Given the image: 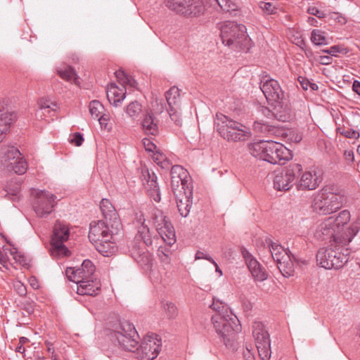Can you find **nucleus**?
<instances>
[{"label":"nucleus","instance_id":"f257e3e1","mask_svg":"<svg viewBox=\"0 0 360 360\" xmlns=\"http://www.w3.org/2000/svg\"><path fill=\"white\" fill-rule=\"evenodd\" d=\"M138 333L133 324L124 321L119 324L110 334V340L121 348L129 352L137 351L138 358L141 360H153L156 358L161 347V340L156 334L146 335L139 347L136 337Z\"/></svg>","mask_w":360,"mask_h":360},{"label":"nucleus","instance_id":"f03ea898","mask_svg":"<svg viewBox=\"0 0 360 360\" xmlns=\"http://www.w3.org/2000/svg\"><path fill=\"white\" fill-rule=\"evenodd\" d=\"M145 218L140 214L137 219V233L131 243L130 252L134 260L143 269H148L152 265V255L146 247L152 245L153 240L149 228L145 224Z\"/></svg>","mask_w":360,"mask_h":360},{"label":"nucleus","instance_id":"7ed1b4c3","mask_svg":"<svg viewBox=\"0 0 360 360\" xmlns=\"http://www.w3.org/2000/svg\"><path fill=\"white\" fill-rule=\"evenodd\" d=\"M262 82L261 90L269 103L274 105L273 114L275 118L281 122H286L290 117V108L279 83L274 79H268Z\"/></svg>","mask_w":360,"mask_h":360},{"label":"nucleus","instance_id":"20e7f679","mask_svg":"<svg viewBox=\"0 0 360 360\" xmlns=\"http://www.w3.org/2000/svg\"><path fill=\"white\" fill-rule=\"evenodd\" d=\"M333 221L332 218H326L317 226L314 236L320 240L330 239L332 245L342 248L347 246L360 230V221H356L351 224L347 232L345 233V236L340 235L333 226Z\"/></svg>","mask_w":360,"mask_h":360},{"label":"nucleus","instance_id":"39448f33","mask_svg":"<svg viewBox=\"0 0 360 360\" xmlns=\"http://www.w3.org/2000/svg\"><path fill=\"white\" fill-rule=\"evenodd\" d=\"M220 30V37L225 46L245 52L251 48L252 41L247 34L245 25L233 21H226L221 26Z\"/></svg>","mask_w":360,"mask_h":360},{"label":"nucleus","instance_id":"423d86ee","mask_svg":"<svg viewBox=\"0 0 360 360\" xmlns=\"http://www.w3.org/2000/svg\"><path fill=\"white\" fill-rule=\"evenodd\" d=\"M214 127L221 137L229 142L245 141L251 136L250 129L223 114H217Z\"/></svg>","mask_w":360,"mask_h":360},{"label":"nucleus","instance_id":"0eeeda50","mask_svg":"<svg viewBox=\"0 0 360 360\" xmlns=\"http://www.w3.org/2000/svg\"><path fill=\"white\" fill-rule=\"evenodd\" d=\"M212 322L216 333L226 347L233 350L236 349L235 336L240 330L237 316L232 312L227 314H215L212 317Z\"/></svg>","mask_w":360,"mask_h":360},{"label":"nucleus","instance_id":"6e6552de","mask_svg":"<svg viewBox=\"0 0 360 360\" xmlns=\"http://www.w3.org/2000/svg\"><path fill=\"white\" fill-rule=\"evenodd\" d=\"M330 245L322 248L316 254L317 264L326 269L342 268L349 259V250L347 248Z\"/></svg>","mask_w":360,"mask_h":360},{"label":"nucleus","instance_id":"1a4fd4ad","mask_svg":"<svg viewBox=\"0 0 360 360\" xmlns=\"http://www.w3.org/2000/svg\"><path fill=\"white\" fill-rule=\"evenodd\" d=\"M345 201L340 193L330 191L329 188H323L315 196L314 209L323 214H329L339 210Z\"/></svg>","mask_w":360,"mask_h":360},{"label":"nucleus","instance_id":"9d476101","mask_svg":"<svg viewBox=\"0 0 360 360\" xmlns=\"http://www.w3.org/2000/svg\"><path fill=\"white\" fill-rule=\"evenodd\" d=\"M70 236L68 225L65 222L57 220L53 226V236L51 240L50 255L53 258L68 256L70 253L64 245Z\"/></svg>","mask_w":360,"mask_h":360},{"label":"nucleus","instance_id":"9b49d317","mask_svg":"<svg viewBox=\"0 0 360 360\" xmlns=\"http://www.w3.org/2000/svg\"><path fill=\"white\" fill-rule=\"evenodd\" d=\"M166 6L186 17L200 15L205 11L202 0H165Z\"/></svg>","mask_w":360,"mask_h":360},{"label":"nucleus","instance_id":"f8f14e48","mask_svg":"<svg viewBox=\"0 0 360 360\" xmlns=\"http://www.w3.org/2000/svg\"><path fill=\"white\" fill-rule=\"evenodd\" d=\"M152 221L163 240L169 245L176 241L173 226L164 212L159 209H154L151 214Z\"/></svg>","mask_w":360,"mask_h":360},{"label":"nucleus","instance_id":"ddd939ff","mask_svg":"<svg viewBox=\"0 0 360 360\" xmlns=\"http://www.w3.org/2000/svg\"><path fill=\"white\" fill-rule=\"evenodd\" d=\"M252 335L258 354L262 360H269L271 355L270 338L264 324L259 321L252 323Z\"/></svg>","mask_w":360,"mask_h":360},{"label":"nucleus","instance_id":"4468645a","mask_svg":"<svg viewBox=\"0 0 360 360\" xmlns=\"http://www.w3.org/2000/svg\"><path fill=\"white\" fill-rule=\"evenodd\" d=\"M302 169V165L300 164L291 163L289 165L284 172L275 176L274 179V188L278 191H288L292 186V182Z\"/></svg>","mask_w":360,"mask_h":360},{"label":"nucleus","instance_id":"2eb2a0df","mask_svg":"<svg viewBox=\"0 0 360 360\" xmlns=\"http://www.w3.org/2000/svg\"><path fill=\"white\" fill-rule=\"evenodd\" d=\"M56 195L46 191L37 193L32 203L33 210L39 217L50 214L56 205Z\"/></svg>","mask_w":360,"mask_h":360},{"label":"nucleus","instance_id":"dca6fc26","mask_svg":"<svg viewBox=\"0 0 360 360\" xmlns=\"http://www.w3.org/2000/svg\"><path fill=\"white\" fill-rule=\"evenodd\" d=\"M291 151L283 144L276 141H269L266 162L271 164H282L281 161L292 159Z\"/></svg>","mask_w":360,"mask_h":360},{"label":"nucleus","instance_id":"f3484780","mask_svg":"<svg viewBox=\"0 0 360 360\" xmlns=\"http://www.w3.org/2000/svg\"><path fill=\"white\" fill-rule=\"evenodd\" d=\"M96 267L89 259H85L80 267H69L66 269V276L71 281L77 283V280L85 281L94 277Z\"/></svg>","mask_w":360,"mask_h":360},{"label":"nucleus","instance_id":"a211bd4d","mask_svg":"<svg viewBox=\"0 0 360 360\" xmlns=\"http://www.w3.org/2000/svg\"><path fill=\"white\" fill-rule=\"evenodd\" d=\"M245 264L254 278L259 281L266 279L267 274L258 261L245 248L241 250Z\"/></svg>","mask_w":360,"mask_h":360},{"label":"nucleus","instance_id":"6ab92c4d","mask_svg":"<svg viewBox=\"0 0 360 360\" xmlns=\"http://www.w3.org/2000/svg\"><path fill=\"white\" fill-rule=\"evenodd\" d=\"M141 179L150 197L154 201L160 202L161 199L160 189L157 182L158 178L155 173L150 172L146 168H142Z\"/></svg>","mask_w":360,"mask_h":360},{"label":"nucleus","instance_id":"aec40b11","mask_svg":"<svg viewBox=\"0 0 360 360\" xmlns=\"http://www.w3.org/2000/svg\"><path fill=\"white\" fill-rule=\"evenodd\" d=\"M112 235L105 222L99 220L90 224L89 239L92 244L102 241L107 236Z\"/></svg>","mask_w":360,"mask_h":360},{"label":"nucleus","instance_id":"412c9836","mask_svg":"<svg viewBox=\"0 0 360 360\" xmlns=\"http://www.w3.org/2000/svg\"><path fill=\"white\" fill-rule=\"evenodd\" d=\"M321 182V178L315 171L304 172L297 184V188L301 191L316 189Z\"/></svg>","mask_w":360,"mask_h":360},{"label":"nucleus","instance_id":"4be33fe9","mask_svg":"<svg viewBox=\"0 0 360 360\" xmlns=\"http://www.w3.org/2000/svg\"><path fill=\"white\" fill-rule=\"evenodd\" d=\"M175 198L180 214L186 217L192 206L193 188L184 191V193H176Z\"/></svg>","mask_w":360,"mask_h":360},{"label":"nucleus","instance_id":"5701e85b","mask_svg":"<svg viewBox=\"0 0 360 360\" xmlns=\"http://www.w3.org/2000/svg\"><path fill=\"white\" fill-rule=\"evenodd\" d=\"M171 179L181 181V188L184 191L193 188L191 179L188 172L180 165H174L171 168Z\"/></svg>","mask_w":360,"mask_h":360},{"label":"nucleus","instance_id":"b1692460","mask_svg":"<svg viewBox=\"0 0 360 360\" xmlns=\"http://www.w3.org/2000/svg\"><path fill=\"white\" fill-rule=\"evenodd\" d=\"M77 293L82 295L94 296L100 290V283L94 277L85 281L77 280Z\"/></svg>","mask_w":360,"mask_h":360},{"label":"nucleus","instance_id":"393cba45","mask_svg":"<svg viewBox=\"0 0 360 360\" xmlns=\"http://www.w3.org/2000/svg\"><path fill=\"white\" fill-rule=\"evenodd\" d=\"M141 127L147 135L156 136L159 134L158 120L152 111H146L141 121Z\"/></svg>","mask_w":360,"mask_h":360},{"label":"nucleus","instance_id":"a878e982","mask_svg":"<svg viewBox=\"0 0 360 360\" xmlns=\"http://www.w3.org/2000/svg\"><path fill=\"white\" fill-rule=\"evenodd\" d=\"M20 155L19 150L14 146H3L1 148L0 160L1 164L6 168L15 164L17 158Z\"/></svg>","mask_w":360,"mask_h":360},{"label":"nucleus","instance_id":"bb28decb","mask_svg":"<svg viewBox=\"0 0 360 360\" xmlns=\"http://www.w3.org/2000/svg\"><path fill=\"white\" fill-rule=\"evenodd\" d=\"M16 115L13 112L0 108V143L6 137L11 124L15 122Z\"/></svg>","mask_w":360,"mask_h":360},{"label":"nucleus","instance_id":"cd10ccee","mask_svg":"<svg viewBox=\"0 0 360 360\" xmlns=\"http://www.w3.org/2000/svg\"><path fill=\"white\" fill-rule=\"evenodd\" d=\"M100 209L106 221L113 222L116 225L119 224L118 214L108 199H102L100 203Z\"/></svg>","mask_w":360,"mask_h":360},{"label":"nucleus","instance_id":"c85d7f7f","mask_svg":"<svg viewBox=\"0 0 360 360\" xmlns=\"http://www.w3.org/2000/svg\"><path fill=\"white\" fill-rule=\"evenodd\" d=\"M350 217L351 215L349 211L345 210L340 212L338 216H332L329 217L328 218H332L333 219V226L339 234L345 236V233L347 232L348 229L350 228V226L346 229H345L344 226L349 221Z\"/></svg>","mask_w":360,"mask_h":360},{"label":"nucleus","instance_id":"c756f323","mask_svg":"<svg viewBox=\"0 0 360 360\" xmlns=\"http://www.w3.org/2000/svg\"><path fill=\"white\" fill-rule=\"evenodd\" d=\"M268 146V141H259L255 142L249 144V152L256 158L266 161Z\"/></svg>","mask_w":360,"mask_h":360},{"label":"nucleus","instance_id":"7c9ffc66","mask_svg":"<svg viewBox=\"0 0 360 360\" xmlns=\"http://www.w3.org/2000/svg\"><path fill=\"white\" fill-rule=\"evenodd\" d=\"M293 261H297L295 255H288V259L283 257L281 262L277 263V266L281 273L286 277L290 276L294 272Z\"/></svg>","mask_w":360,"mask_h":360},{"label":"nucleus","instance_id":"2f4dec72","mask_svg":"<svg viewBox=\"0 0 360 360\" xmlns=\"http://www.w3.org/2000/svg\"><path fill=\"white\" fill-rule=\"evenodd\" d=\"M112 238V235L107 236L102 241L94 243V245L101 254L104 256H108L110 254L113 253L115 249L114 243L111 241Z\"/></svg>","mask_w":360,"mask_h":360},{"label":"nucleus","instance_id":"473e14b6","mask_svg":"<svg viewBox=\"0 0 360 360\" xmlns=\"http://www.w3.org/2000/svg\"><path fill=\"white\" fill-rule=\"evenodd\" d=\"M125 96L126 93L122 92L121 89L114 85H112L110 89L107 91L108 101L116 107L120 105Z\"/></svg>","mask_w":360,"mask_h":360},{"label":"nucleus","instance_id":"72a5a7b5","mask_svg":"<svg viewBox=\"0 0 360 360\" xmlns=\"http://www.w3.org/2000/svg\"><path fill=\"white\" fill-rule=\"evenodd\" d=\"M165 98L169 105V108L180 107L181 96L180 90L176 86L171 87L166 93Z\"/></svg>","mask_w":360,"mask_h":360},{"label":"nucleus","instance_id":"f704fd0d","mask_svg":"<svg viewBox=\"0 0 360 360\" xmlns=\"http://www.w3.org/2000/svg\"><path fill=\"white\" fill-rule=\"evenodd\" d=\"M269 250L272 258L276 263L281 262L283 257L288 259V252L278 244L271 242L269 243Z\"/></svg>","mask_w":360,"mask_h":360},{"label":"nucleus","instance_id":"c9c22d12","mask_svg":"<svg viewBox=\"0 0 360 360\" xmlns=\"http://www.w3.org/2000/svg\"><path fill=\"white\" fill-rule=\"evenodd\" d=\"M57 72L62 79L77 84L78 77L75 70L71 66L64 65L63 68L57 69Z\"/></svg>","mask_w":360,"mask_h":360},{"label":"nucleus","instance_id":"e433bc0d","mask_svg":"<svg viewBox=\"0 0 360 360\" xmlns=\"http://www.w3.org/2000/svg\"><path fill=\"white\" fill-rule=\"evenodd\" d=\"M143 110L142 105L137 101H131L125 108V112L132 119L137 118Z\"/></svg>","mask_w":360,"mask_h":360},{"label":"nucleus","instance_id":"4c0bfd02","mask_svg":"<svg viewBox=\"0 0 360 360\" xmlns=\"http://www.w3.org/2000/svg\"><path fill=\"white\" fill-rule=\"evenodd\" d=\"M89 112L94 119H97L103 113L104 107L101 102L94 100L89 103Z\"/></svg>","mask_w":360,"mask_h":360},{"label":"nucleus","instance_id":"58836bf2","mask_svg":"<svg viewBox=\"0 0 360 360\" xmlns=\"http://www.w3.org/2000/svg\"><path fill=\"white\" fill-rule=\"evenodd\" d=\"M16 160L17 161L15 162V164H12L11 167L7 168V169L9 171H13L18 174H24L27 168V162L25 160H22L20 156H19Z\"/></svg>","mask_w":360,"mask_h":360},{"label":"nucleus","instance_id":"ea45409f","mask_svg":"<svg viewBox=\"0 0 360 360\" xmlns=\"http://www.w3.org/2000/svg\"><path fill=\"white\" fill-rule=\"evenodd\" d=\"M253 128L256 132L264 134H273L276 130L274 126L261 122H255Z\"/></svg>","mask_w":360,"mask_h":360},{"label":"nucleus","instance_id":"a19ab883","mask_svg":"<svg viewBox=\"0 0 360 360\" xmlns=\"http://www.w3.org/2000/svg\"><path fill=\"white\" fill-rule=\"evenodd\" d=\"M162 308L168 319H172L177 316L178 309L173 302H167L165 303H162Z\"/></svg>","mask_w":360,"mask_h":360},{"label":"nucleus","instance_id":"79ce46f5","mask_svg":"<svg viewBox=\"0 0 360 360\" xmlns=\"http://www.w3.org/2000/svg\"><path fill=\"white\" fill-rule=\"evenodd\" d=\"M311 41L317 46L326 44V38L323 35V33L319 30H314L311 32Z\"/></svg>","mask_w":360,"mask_h":360},{"label":"nucleus","instance_id":"37998d69","mask_svg":"<svg viewBox=\"0 0 360 360\" xmlns=\"http://www.w3.org/2000/svg\"><path fill=\"white\" fill-rule=\"evenodd\" d=\"M210 307L212 310L217 311V314H227V313L231 312L228 310V308L224 303L215 298H213V302L210 305Z\"/></svg>","mask_w":360,"mask_h":360},{"label":"nucleus","instance_id":"c03bdc74","mask_svg":"<svg viewBox=\"0 0 360 360\" xmlns=\"http://www.w3.org/2000/svg\"><path fill=\"white\" fill-rule=\"evenodd\" d=\"M39 104L40 107L39 111L37 113H39L40 111L43 114L49 113L51 111H56L57 108V105L56 103L50 102L49 101H40Z\"/></svg>","mask_w":360,"mask_h":360},{"label":"nucleus","instance_id":"a18cd8bd","mask_svg":"<svg viewBox=\"0 0 360 360\" xmlns=\"http://www.w3.org/2000/svg\"><path fill=\"white\" fill-rule=\"evenodd\" d=\"M168 113L171 120L177 125L180 126L182 122L181 113H180V107L178 108H168Z\"/></svg>","mask_w":360,"mask_h":360},{"label":"nucleus","instance_id":"49530a36","mask_svg":"<svg viewBox=\"0 0 360 360\" xmlns=\"http://www.w3.org/2000/svg\"><path fill=\"white\" fill-rule=\"evenodd\" d=\"M9 253L13 256V259L20 265L25 266L27 264L25 256L18 252L16 248L9 249Z\"/></svg>","mask_w":360,"mask_h":360},{"label":"nucleus","instance_id":"de8ad7c7","mask_svg":"<svg viewBox=\"0 0 360 360\" xmlns=\"http://www.w3.org/2000/svg\"><path fill=\"white\" fill-rule=\"evenodd\" d=\"M330 56L337 57L338 54L346 55L349 52V49L342 45H334L330 47Z\"/></svg>","mask_w":360,"mask_h":360},{"label":"nucleus","instance_id":"09e8293b","mask_svg":"<svg viewBox=\"0 0 360 360\" xmlns=\"http://www.w3.org/2000/svg\"><path fill=\"white\" fill-rule=\"evenodd\" d=\"M8 194H11L13 195H16L20 191V184L19 181L15 180V181H11L6 188V190Z\"/></svg>","mask_w":360,"mask_h":360},{"label":"nucleus","instance_id":"8fccbe9b","mask_svg":"<svg viewBox=\"0 0 360 360\" xmlns=\"http://www.w3.org/2000/svg\"><path fill=\"white\" fill-rule=\"evenodd\" d=\"M70 141L76 146H80L84 141V138L81 133L75 132L70 136Z\"/></svg>","mask_w":360,"mask_h":360},{"label":"nucleus","instance_id":"3c124183","mask_svg":"<svg viewBox=\"0 0 360 360\" xmlns=\"http://www.w3.org/2000/svg\"><path fill=\"white\" fill-rule=\"evenodd\" d=\"M142 141L146 150L153 153L155 152L157 146L150 139L144 138Z\"/></svg>","mask_w":360,"mask_h":360},{"label":"nucleus","instance_id":"603ef678","mask_svg":"<svg viewBox=\"0 0 360 360\" xmlns=\"http://www.w3.org/2000/svg\"><path fill=\"white\" fill-rule=\"evenodd\" d=\"M259 6L260 8H262L263 11L267 12L268 13H273L275 6L270 2H264V1H260L259 3Z\"/></svg>","mask_w":360,"mask_h":360},{"label":"nucleus","instance_id":"864d4df0","mask_svg":"<svg viewBox=\"0 0 360 360\" xmlns=\"http://www.w3.org/2000/svg\"><path fill=\"white\" fill-rule=\"evenodd\" d=\"M171 188L174 195L176 193H184V190L181 188V181L171 179Z\"/></svg>","mask_w":360,"mask_h":360},{"label":"nucleus","instance_id":"5fc2aeb1","mask_svg":"<svg viewBox=\"0 0 360 360\" xmlns=\"http://www.w3.org/2000/svg\"><path fill=\"white\" fill-rule=\"evenodd\" d=\"M307 12H308L309 14L312 15H315V16H316L319 18H323L325 17V13H323V11H320L317 8L314 7V6L313 7H309L307 9Z\"/></svg>","mask_w":360,"mask_h":360},{"label":"nucleus","instance_id":"6e6d98bb","mask_svg":"<svg viewBox=\"0 0 360 360\" xmlns=\"http://www.w3.org/2000/svg\"><path fill=\"white\" fill-rule=\"evenodd\" d=\"M316 60L321 65H328L332 63L333 58L329 56H319Z\"/></svg>","mask_w":360,"mask_h":360},{"label":"nucleus","instance_id":"4d7b16f0","mask_svg":"<svg viewBox=\"0 0 360 360\" xmlns=\"http://www.w3.org/2000/svg\"><path fill=\"white\" fill-rule=\"evenodd\" d=\"M195 259H205L207 261H209L211 263H214V260L208 255L204 253L203 252H201L200 250H198L195 255Z\"/></svg>","mask_w":360,"mask_h":360},{"label":"nucleus","instance_id":"13d9d810","mask_svg":"<svg viewBox=\"0 0 360 360\" xmlns=\"http://www.w3.org/2000/svg\"><path fill=\"white\" fill-rule=\"evenodd\" d=\"M244 360H255V356L252 352V347L246 345L245 350L243 351Z\"/></svg>","mask_w":360,"mask_h":360},{"label":"nucleus","instance_id":"bf43d9fd","mask_svg":"<svg viewBox=\"0 0 360 360\" xmlns=\"http://www.w3.org/2000/svg\"><path fill=\"white\" fill-rule=\"evenodd\" d=\"M9 252V249H4V252H0V263L5 267H7V262L8 257L7 252Z\"/></svg>","mask_w":360,"mask_h":360},{"label":"nucleus","instance_id":"052dcab7","mask_svg":"<svg viewBox=\"0 0 360 360\" xmlns=\"http://www.w3.org/2000/svg\"><path fill=\"white\" fill-rule=\"evenodd\" d=\"M97 120H98L101 128L106 129L107 125H108V121L109 120V116L105 114L102 113L98 117V118H97Z\"/></svg>","mask_w":360,"mask_h":360},{"label":"nucleus","instance_id":"680f3d73","mask_svg":"<svg viewBox=\"0 0 360 360\" xmlns=\"http://www.w3.org/2000/svg\"><path fill=\"white\" fill-rule=\"evenodd\" d=\"M122 84L128 85L132 88H136L137 84L136 80L131 75H127V78L124 79Z\"/></svg>","mask_w":360,"mask_h":360},{"label":"nucleus","instance_id":"e2e57ef3","mask_svg":"<svg viewBox=\"0 0 360 360\" xmlns=\"http://www.w3.org/2000/svg\"><path fill=\"white\" fill-rule=\"evenodd\" d=\"M166 158V156L160 153V152H158V151H156L155 153H154L153 154V159L154 160V162L157 164V165H159L160 162L161 161H162L163 160H165V158Z\"/></svg>","mask_w":360,"mask_h":360},{"label":"nucleus","instance_id":"0e129e2a","mask_svg":"<svg viewBox=\"0 0 360 360\" xmlns=\"http://www.w3.org/2000/svg\"><path fill=\"white\" fill-rule=\"evenodd\" d=\"M116 78L120 82H124V79L127 78V74L122 70H119L115 72Z\"/></svg>","mask_w":360,"mask_h":360},{"label":"nucleus","instance_id":"69168bd1","mask_svg":"<svg viewBox=\"0 0 360 360\" xmlns=\"http://www.w3.org/2000/svg\"><path fill=\"white\" fill-rule=\"evenodd\" d=\"M298 80H299V82L300 83V85L302 87V89H304V90H307L308 89V87H309L310 82L307 78L302 77H300L298 78Z\"/></svg>","mask_w":360,"mask_h":360},{"label":"nucleus","instance_id":"338daca9","mask_svg":"<svg viewBox=\"0 0 360 360\" xmlns=\"http://www.w3.org/2000/svg\"><path fill=\"white\" fill-rule=\"evenodd\" d=\"M158 165L162 169H168L171 167V162L167 158H165V160L161 161Z\"/></svg>","mask_w":360,"mask_h":360},{"label":"nucleus","instance_id":"774afa93","mask_svg":"<svg viewBox=\"0 0 360 360\" xmlns=\"http://www.w3.org/2000/svg\"><path fill=\"white\" fill-rule=\"evenodd\" d=\"M352 89L354 92L360 96V82L354 80L352 85Z\"/></svg>","mask_w":360,"mask_h":360}]
</instances>
